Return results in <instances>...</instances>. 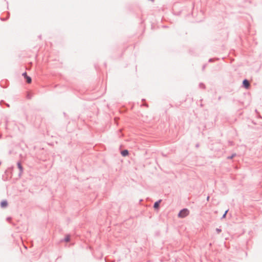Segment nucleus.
<instances>
[{
  "label": "nucleus",
  "instance_id": "1a4fd4ad",
  "mask_svg": "<svg viewBox=\"0 0 262 262\" xmlns=\"http://www.w3.org/2000/svg\"><path fill=\"white\" fill-rule=\"evenodd\" d=\"M221 231L222 230L221 229H218V228L216 229V231L217 232V233H220L221 232Z\"/></svg>",
  "mask_w": 262,
  "mask_h": 262
},
{
  "label": "nucleus",
  "instance_id": "423d86ee",
  "mask_svg": "<svg viewBox=\"0 0 262 262\" xmlns=\"http://www.w3.org/2000/svg\"><path fill=\"white\" fill-rule=\"evenodd\" d=\"M161 201H159V202H156L154 204V208H158L159 206V203Z\"/></svg>",
  "mask_w": 262,
  "mask_h": 262
},
{
  "label": "nucleus",
  "instance_id": "9b49d317",
  "mask_svg": "<svg viewBox=\"0 0 262 262\" xmlns=\"http://www.w3.org/2000/svg\"><path fill=\"white\" fill-rule=\"evenodd\" d=\"M209 196H208V197H207V201H208V200H209Z\"/></svg>",
  "mask_w": 262,
  "mask_h": 262
},
{
  "label": "nucleus",
  "instance_id": "f257e3e1",
  "mask_svg": "<svg viewBox=\"0 0 262 262\" xmlns=\"http://www.w3.org/2000/svg\"><path fill=\"white\" fill-rule=\"evenodd\" d=\"M189 211L187 209L182 210L179 213L178 216L179 217L183 218L186 217L189 214Z\"/></svg>",
  "mask_w": 262,
  "mask_h": 262
},
{
  "label": "nucleus",
  "instance_id": "20e7f679",
  "mask_svg": "<svg viewBox=\"0 0 262 262\" xmlns=\"http://www.w3.org/2000/svg\"><path fill=\"white\" fill-rule=\"evenodd\" d=\"M121 155L123 157L127 156L128 155V150H124L122 151Z\"/></svg>",
  "mask_w": 262,
  "mask_h": 262
},
{
  "label": "nucleus",
  "instance_id": "7ed1b4c3",
  "mask_svg": "<svg viewBox=\"0 0 262 262\" xmlns=\"http://www.w3.org/2000/svg\"><path fill=\"white\" fill-rule=\"evenodd\" d=\"M243 83L244 86L246 89H248V88H249V86H250V83H249V81H248L247 80H246V79L244 80L243 81Z\"/></svg>",
  "mask_w": 262,
  "mask_h": 262
},
{
  "label": "nucleus",
  "instance_id": "9d476101",
  "mask_svg": "<svg viewBox=\"0 0 262 262\" xmlns=\"http://www.w3.org/2000/svg\"><path fill=\"white\" fill-rule=\"evenodd\" d=\"M227 212H228V210H226V211H225V213H224V214H223V218H225V217H226V214H227Z\"/></svg>",
  "mask_w": 262,
  "mask_h": 262
},
{
  "label": "nucleus",
  "instance_id": "39448f33",
  "mask_svg": "<svg viewBox=\"0 0 262 262\" xmlns=\"http://www.w3.org/2000/svg\"><path fill=\"white\" fill-rule=\"evenodd\" d=\"M7 202L6 201H3L1 202V205L2 207H6L7 206Z\"/></svg>",
  "mask_w": 262,
  "mask_h": 262
},
{
  "label": "nucleus",
  "instance_id": "f03ea898",
  "mask_svg": "<svg viewBox=\"0 0 262 262\" xmlns=\"http://www.w3.org/2000/svg\"><path fill=\"white\" fill-rule=\"evenodd\" d=\"M23 76L24 77V78L26 79L27 82L28 83H30L32 81L31 78L28 76L27 74V73H24L23 74Z\"/></svg>",
  "mask_w": 262,
  "mask_h": 262
},
{
  "label": "nucleus",
  "instance_id": "6e6552de",
  "mask_svg": "<svg viewBox=\"0 0 262 262\" xmlns=\"http://www.w3.org/2000/svg\"><path fill=\"white\" fill-rule=\"evenodd\" d=\"M70 236H69V235H67V236L66 237V238H65V241H66V242H69V241H70Z\"/></svg>",
  "mask_w": 262,
  "mask_h": 262
},
{
  "label": "nucleus",
  "instance_id": "0eeeda50",
  "mask_svg": "<svg viewBox=\"0 0 262 262\" xmlns=\"http://www.w3.org/2000/svg\"><path fill=\"white\" fill-rule=\"evenodd\" d=\"M17 166H18V168L20 169V170L21 171H22V170H23V167H22V166L21 165L20 163H18L17 164Z\"/></svg>",
  "mask_w": 262,
  "mask_h": 262
}]
</instances>
